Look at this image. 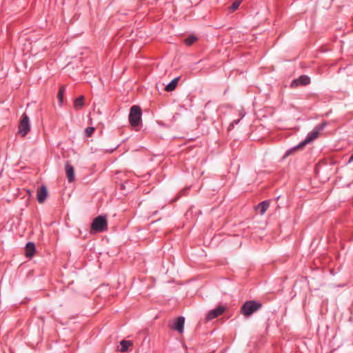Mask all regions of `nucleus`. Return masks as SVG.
<instances>
[{"instance_id": "nucleus-1", "label": "nucleus", "mask_w": 353, "mask_h": 353, "mask_svg": "<svg viewBox=\"0 0 353 353\" xmlns=\"http://www.w3.org/2000/svg\"><path fill=\"white\" fill-rule=\"evenodd\" d=\"M325 125H326L325 123H322L319 125H316L314 127V128L313 129V130L307 134V137L303 142L300 143L298 145L287 150V152H285L283 157L285 158V157L291 155L296 150H298L299 148H302L304 145H305L306 144L309 143L310 142H311V141H314L315 139H316L319 134V132L323 130Z\"/></svg>"}, {"instance_id": "nucleus-2", "label": "nucleus", "mask_w": 353, "mask_h": 353, "mask_svg": "<svg viewBox=\"0 0 353 353\" xmlns=\"http://www.w3.org/2000/svg\"><path fill=\"white\" fill-rule=\"evenodd\" d=\"M263 305L261 302L254 300L245 301L241 306L240 313L246 318L261 310Z\"/></svg>"}, {"instance_id": "nucleus-3", "label": "nucleus", "mask_w": 353, "mask_h": 353, "mask_svg": "<svg viewBox=\"0 0 353 353\" xmlns=\"http://www.w3.org/2000/svg\"><path fill=\"white\" fill-rule=\"evenodd\" d=\"M142 111L139 106L132 105L130 110L129 122L132 127L137 126L141 121Z\"/></svg>"}, {"instance_id": "nucleus-4", "label": "nucleus", "mask_w": 353, "mask_h": 353, "mask_svg": "<svg viewBox=\"0 0 353 353\" xmlns=\"http://www.w3.org/2000/svg\"><path fill=\"white\" fill-rule=\"evenodd\" d=\"M91 230L96 232H101L108 230V223L106 217L99 216L96 217L91 225Z\"/></svg>"}, {"instance_id": "nucleus-5", "label": "nucleus", "mask_w": 353, "mask_h": 353, "mask_svg": "<svg viewBox=\"0 0 353 353\" xmlns=\"http://www.w3.org/2000/svg\"><path fill=\"white\" fill-rule=\"evenodd\" d=\"M30 130L29 117L27 114H23L22 119L19 125L18 133L23 137H26Z\"/></svg>"}, {"instance_id": "nucleus-6", "label": "nucleus", "mask_w": 353, "mask_h": 353, "mask_svg": "<svg viewBox=\"0 0 353 353\" xmlns=\"http://www.w3.org/2000/svg\"><path fill=\"white\" fill-rule=\"evenodd\" d=\"M225 309L224 306H218L216 308L210 310L206 315V320L211 321L218 317L225 312Z\"/></svg>"}, {"instance_id": "nucleus-7", "label": "nucleus", "mask_w": 353, "mask_h": 353, "mask_svg": "<svg viewBox=\"0 0 353 353\" xmlns=\"http://www.w3.org/2000/svg\"><path fill=\"white\" fill-rule=\"evenodd\" d=\"M310 83V79L307 75H301L298 79L292 81L291 87L296 88L299 85H306Z\"/></svg>"}, {"instance_id": "nucleus-8", "label": "nucleus", "mask_w": 353, "mask_h": 353, "mask_svg": "<svg viewBox=\"0 0 353 353\" xmlns=\"http://www.w3.org/2000/svg\"><path fill=\"white\" fill-rule=\"evenodd\" d=\"M185 319L183 316L178 317L174 323L170 325L171 329L182 333L184 329Z\"/></svg>"}, {"instance_id": "nucleus-9", "label": "nucleus", "mask_w": 353, "mask_h": 353, "mask_svg": "<svg viewBox=\"0 0 353 353\" xmlns=\"http://www.w3.org/2000/svg\"><path fill=\"white\" fill-rule=\"evenodd\" d=\"M48 196V190L45 185H41L37 192V201L39 203H43Z\"/></svg>"}, {"instance_id": "nucleus-10", "label": "nucleus", "mask_w": 353, "mask_h": 353, "mask_svg": "<svg viewBox=\"0 0 353 353\" xmlns=\"http://www.w3.org/2000/svg\"><path fill=\"white\" fill-rule=\"evenodd\" d=\"M65 170L68 181L72 182L74 179V169L73 166L70 165L69 161L65 163Z\"/></svg>"}, {"instance_id": "nucleus-11", "label": "nucleus", "mask_w": 353, "mask_h": 353, "mask_svg": "<svg viewBox=\"0 0 353 353\" xmlns=\"http://www.w3.org/2000/svg\"><path fill=\"white\" fill-rule=\"evenodd\" d=\"M35 245L32 242L27 243L25 248V255L28 258H31L34 256L35 253Z\"/></svg>"}, {"instance_id": "nucleus-12", "label": "nucleus", "mask_w": 353, "mask_h": 353, "mask_svg": "<svg viewBox=\"0 0 353 353\" xmlns=\"http://www.w3.org/2000/svg\"><path fill=\"white\" fill-rule=\"evenodd\" d=\"M270 206L269 201H263L259 203L256 207V210L261 214H263Z\"/></svg>"}, {"instance_id": "nucleus-13", "label": "nucleus", "mask_w": 353, "mask_h": 353, "mask_svg": "<svg viewBox=\"0 0 353 353\" xmlns=\"http://www.w3.org/2000/svg\"><path fill=\"white\" fill-rule=\"evenodd\" d=\"M133 343L130 341L122 340L120 342L119 351L121 352H125L128 350V348L132 346Z\"/></svg>"}, {"instance_id": "nucleus-14", "label": "nucleus", "mask_w": 353, "mask_h": 353, "mask_svg": "<svg viewBox=\"0 0 353 353\" xmlns=\"http://www.w3.org/2000/svg\"><path fill=\"white\" fill-rule=\"evenodd\" d=\"M84 97L83 96H80L77 98L74 101V108L77 110L81 109L84 105Z\"/></svg>"}, {"instance_id": "nucleus-15", "label": "nucleus", "mask_w": 353, "mask_h": 353, "mask_svg": "<svg viewBox=\"0 0 353 353\" xmlns=\"http://www.w3.org/2000/svg\"><path fill=\"white\" fill-rule=\"evenodd\" d=\"M178 81H179V77H176V78L174 79L170 83H169L165 86V90L167 92H171V91L174 90L176 87V85H177Z\"/></svg>"}, {"instance_id": "nucleus-16", "label": "nucleus", "mask_w": 353, "mask_h": 353, "mask_svg": "<svg viewBox=\"0 0 353 353\" xmlns=\"http://www.w3.org/2000/svg\"><path fill=\"white\" fill-rule=\"evenodd\" d=\"M64 92H65V87L63 85H61L59 88V92L57 94V98L59 101L60 105H61L63 103Z\"/></svg>"}, {"instance_id": "nucleus-17", "label": "nucleus", "mask_w": 353, "mask_h": 353, "mask_svg": "<svg viewBox=\"0 0 353 353\" xmlns=\"http://www.w3.org/2000/svg\"><path fill=\"white\" fill-rule=\"evenodd\" d=\"M197 38L195 36L191 35L189 36L187 39H185L184 42L187 46H191L196 41Z\"/></svg>"}, {"instance_id": "nucleus-18", "label": "nucleus", "mask_w": 353, "mask_h": 353, "mask_svg": "<svg viewBox=\"0 0 353 353\" xmlns=\"http://www.w3.org/2000/svg\"><path fill=\"white\" fill-rule=\"evenodd\" d=\"M95 128L93 127H88L85 130V135L87 137H90L94 133Z\"/></svg>"}, {"instance_id": "nucleus-19", "label": "nucleus", "mask_w": 353, "mask_h": 353, "mask_svg": "<svg viewBox=\"0 0 353 353\" xmlns=\"http://www.w3.org/2000/svg\"><path fill=\"white\" fill-rule=\"evenodd\" d=\"M240 6V1H234L232 6H230V9L231 11H234L236 10V9H238V8Z\"/></svg>"}, {"instance_id": "nucleus-20", "label": "nucleus", "mask_w": 353, "mask_h": 353, "mask_svg": "<svg viewBox=\"0 0 353 353\" xmlns=\"http://www.w3.org/2000/svg\"><path fill=\"white\" fill-rule=\"evenodd\" d=\"M239 121H240V120H239V119H238V120H235V121H232V122L231 123V124L230 125V128H234V125L238 124V123L239 122Z\"/></svg>"}, {"instance_id": "nucleus-21", "label": "nucleus", "mask_w": 353, "mask_h": 353, "mask_svg": "<svg viewBox=\"0 0 353 353\" xmlns=\"http://www.w3.org/2000/svg\"><path fill=\"white\" fill-rule=\"evenodd\" d=\"M179 116V114H178V113L174 114V116H173V119H176Z\"/></svg>"}, {"instance_id": "nucleus-22", "label": "nucleus", "mask_w": 353, "mask_h": 353, "mask_svg": "<svg viewBox=\"0 0 353 353\" xmlns=\"http://www.w3.org/2000/svg\"><path fill=\"white\" fill-rule=\"evenodd\" d=\"M186 191H187V189H183V190H181V192H180V195L185 194V192Z\"/></svg>"}, {"instance_id": "nucleus-23", "label": "nucleus", "mask_w": 353, "mask_h": 353, "mask_svg": "<svg viewBox=\"0 0 353 353\" xmlns=\"http://www.w3.org/2000/svg\"><path fill=\"white\" fill-rule=\"evenodd\" d=\"M353 161V154L350 157L348 163H351Z\"/></svg>"}]
</instances>
